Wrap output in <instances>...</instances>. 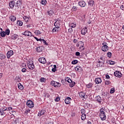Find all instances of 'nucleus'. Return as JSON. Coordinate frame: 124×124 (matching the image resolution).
<instances>
[{"label":"nucleus","mask_w":124,"mask_h":124,"mask_svg":"<svg viewBox=\"0 0 124 124\" xmlns=\"http://www.w3.org/2000/svg\"><path fill=\"white\" fill-rule=\"evenodd\" d=\"M99 117L102 121H105V120H106V115H105V109L102 108L100 109Z\"/></svg>","instance_id":"obj_1"},{"label":"nucleus","mask_w":124,"mask_h":124,"mask_svg":"<svg viewBox=\"0 0 124 124\" xmlns=\"http://www.w3.org/2000/svg\"><path fill=\"white\" fill-rule=\"evenodd\" d=\"M97 66L98 67H104V60L103 57H101L99 62L97 63Z\"/></svg>","instance_id":"obj_2"},{"label":"nucleus","mask_w":124,"mask_h":124,"mask_svg":"<svg viewBox=\"0 0 124 124\" xmlns=\"http://www.w3.org/2000/svg\"><path fill=\"white\" fill-rule=\"evenodd\" d=\"M102 45H103L102 47V50L103 52H107L108 51V49H109V47H108V44L107 43L104 42L102 43Z\"/></svg>","instance_id":"obj_3"},{"label":"nucleus","mask_w":124,"mask_h":124,"mask_svg":"<svg viewBox=\"0 0 124 124\" xmlns=\"http://www.w3.org/2000/svg\"><path fill=\"white\" fill-rule=\"evenodd\" d=\"M22 5V0H19L17 1L16 5L15 6V10L16 11H18L20 8V6Z\"/></svg>","instance_id":"obj_4"},{"label":"nucleus","mask_w":124,"mask_h":124,"mask_svg":"<svg viewBox=\"0 0 124 124\" xmlns=\"http://www.w3.org/2000/svg\"><path fill=\"white\" fill-rule=\"evenodd\" d=\"M27 65L29 69H31V70H33V69H34V65L33 64V62H28L27 63Z\"/></svg>","instance_id":"obj_5"},{"label":"nucleus","mask_w":124,"mask_h":124,"mask_svg":"<svg viewBox=\"0 0 124 124\" xmlns=\"http://www.w3.org/2000/svg\"><path fill=\"white\" fill-rule=\"evenodd\" d=\"M50 84L51 85V86H53L55 87H57L58 88H60V87H61V83H60V82H58L55 81H52L50 82Z\"/></svg>","instance_id":"obj_6"},{"label":"nucleus","mask_w":124,"mask_h":124,"mask_svg":"<svg viewBox=\"0 0 124 124\" xmlns=\"http://www.w3.org/2000/svg\"><path fill=\"white\" fill-rule=\"evenodd\" d=\"M27 105L29 108H33L34 105L32 101L28 100L27 102Z\"/></svg>","instance_id":"obj_7"},{"label":"nucleus","mask_w":124,"mask_h":124,"mask_svg":"<svg viewBox=\"0 0 124 124\" xmlns=\"http://www.w3.org/2000/svg\"><path fill=\"white\" fill-rule=\"evenodd\" d=\"M78 5L80 6L81 7H85L86 5H87V4L86 3V2L84 0H80L78 1Z\"/></svg>","instance_id":"obj_8"},{"label":"nucleus","mask_w":124,"mask_h":124,"mask_svg":"<svg viewBox=\"0 0 124 124\" xmlns=\"http://www.w3.org/2000/svg\"><path fill=\"white\" fill-rule=\"evenodd\" d=\"M22 34L23 35H25V36H32V35H31V32L29 31H25L24 32L22 33Z\"/></svg>","instance_id":"obj_9"},{"label":"nucleus","mask_w":124,"mask_h":124,"mask_svg":"<svg viewBox=\"0 0 124 124\" xmlns=\"http://www.w3.org/2000/svg\"><path fill=\"white\" fill-rule=\"evenodd\" d=\"M39 62L41 63H43V64H45V63H46V59L44 57L40 58L39 59Z\"/></svg>","instance_id":"obj_10"},{"label":"nucleus","mask_w":124,"mask_h":124,"mask_svg":"<svg viewBox=\"0 0 124 124\" xmlns=\"http://www.w3.org/2000/svg\"><path fill=\"white\" fill-rule=\"evenodd\" d=\"M114 75L116 77H118L119 78H120V77H122V73L118 71H116L114 72Z\"/></svg>","instance_id":"obj_11"},{"label":"nucleus","mask_w":124,"mask_h":124,"mask_svg":"<svg viewBox=\"0 0 124 124\" xmlns=\"http://www.w3.org/2000/svg\"><path fill=\"white\" fill-rule=\"evenodd\" d=\"M14 53L13 50H10L7 53V57L8 59H10V57L13 56Z\"/></svg>","instance_id":"obj_12"},{"label":"nucleus","mask_w":124,"mask_h":124,"mask_svg":"<svg viewBox=\"0 0 124 124\" xmlns=\"http://www.w3.org/2000/svg\"><path fill=\"white\" fill-rule=\"evenodd\" d=\"M87 29H88V28L87 27H85L84 28L82 29L81 34H82L83 35H85V34H86V33H87V31H88L87 30Z\"/></svg>","instance_id":"obj_13"},{"label":"nucleus","mask_w":124,"mask_h":124,"mask_svg":"<svg viewBox=\"0 0 124 124\" xmlns=\"http://www.w3.org/2000/svg\"><path fill=\"white\" fill-rule=\"evenodd\" d=\"M15 5V1H11L9 3V6L11 9H13L14 8V6Z\"/></svg>","instance_id":"obj_14"},{"label":"nucleus","mask_w":124,"mask_h":124,"mask_svg":"<svg viewBox=\"0 0 124 124\" xmlns=\"http://www.w3.org/2000/svg\"><path fill=\"white\" fill-rule=\"evenodd\" d=\"M102 82V80L99 78H96L95 79V82L97 85H98V84H100Z\"/></svg>","instance_id":"obj_15"},{"label":"nucleus","mask_w":124,"mask_h":124,"mask_svg":"<svg viewBox=\"0 0 124 124\" xmlns=\"http://www.w3.org/2000/svg\"><path fill=\"white\" fill-rule=\"evenodd\" d=\"M79 96L81 98H86L87 96H86V94H85V93L84 92H80L79 93Z\"/></svg>","instance_id":"obj_16"},{"label":"nucleus","mask_w":124,"mask_h":124,"mask_svg":"<svg viewBox=\"0 0 124 124\" xmlns=\"http://www.w3.org/2000/svg\"><path fill=\"white\" fill-rule=\"evenodd\" d=\"M46 115L45 110H41L39 112L38 116H43V117H44Z\"/></svg>","instance_id":"obj_17"},{"label":"nucleus","mask_w":124,"mask_h":124,"mask_svg":"<svg viewBox=\"0 0 124 124\" xmlns=\"http://www.w3.org/2000/svg\"><path fill=\"white\" fill-rule=\"evenodd\" d=\"M96 101L100 104L101 103V102H102V99H101V97L99 95L97 96L96 97Z\"/></svg>","instance_id":"obj_18"},{"label":"nucleus","mask_w":124,"mask_h":124,"mask_svg":"<svg viewBox=\"0 0 124 124\" xmlns=\"http://www.w3.org/2000/svg\"><path fill=\"white\" fill-rule=\"evenodd\" d=\"M71 100V98L69 97H68L65 98L64 101L65 103L66 104H69L70 103V100Z\"/></svg>","instance_id":"obj_19"},{"label":"nucleus","mask_w":124,"mask_h":124,"mask_svg":"<svg viewBox=\"0 0 124 124\" xmlns=\"http://www.w3.org/2000/svg\"><path fill=\"white\" fill-rule=\"evenodd\" d=\"M75 70L76 71H78L79 72H81V71H82V68L80 66H77L75 67Z\"/></svg>","instance_id":"obj_20"},{"label":"nucleus","mask_w":124,"mask_h":124,"mask_svg":"<svg viewBox=\"0 0 124 124\" xmlns=\"http://www.w3.org/2000/svg\"><path fill=\"white\" fill-rule=\"evenodd\" d=\"M93 3H94V1L93 0H90L88 2V5L89 6H90L91 7L93 6Z\"/></svg>","instance_id":"obj_21"},{"label":"nucleus","mask_w":124,"mask_h":124,"mask_svg":"<svg viewBox=\"0 0 124 124\" xmlns=\"http://www.w3.org/2000/svg\"><path fill=\"white\" fill-rule=\"evenodd\" d=\"M9 19L11 20L12 22H14L16 21V16H12L9 17Z\"/></svg>","instance_id":"obj_22"},{"label":"nucleus","mask_w":124,"mask_h":124,"mask_svg":"<svg viewBox=\"0 0 124 124\" xmlns=\"http://www.w3.org/2000/svg\"><path fill=\"white\" fill-rule=\"evenodd\" d=\"M65 82H67L68 83H72V80L70 79V78L67 77L65 78Z\"/></svg>","instance_id":"obj_23"},{"label":"nucleus","mask_w":124,"mask_h":124,"mask_svg":"<svg viewBox=\"0 0 124 124\" xmlns=\"http://www.w3.org/2000/svg\"><path fill=\"white\" fill-rule=\"evenodd\" d=\"M60 28L59 26H56L55 28H54L52 30V32H56V31H59V29Z\"/></svg>","instance_id":"obj_24"},{"label":"nucleus","mask_w":124,"mask_h":124,"mask_svg":"<svg viewBox=\"0 0 124 124\" xmlns=\"http://www.w3.org/2000/svg\"><path fill=\"white\" fill-rule=\"evenodd\" d=\"M93 83H90L86 85V87L88 88V89H91V88H92L93 87Z\"/></svg>","instance_id":"obj_25"},{"label":"nucleus","mask_w":124,"mask_h":124,"mask_svg":"<svg viewBox=\"0 0 124 124\" xmlns=\"http://www.w3.org/2000/svg\"><path fill=\"white\" fill-rule=\"evenodd\" d=\"M18 37H19V36H18V35L15 34L14 35H13L11 37V39H13V40H15V39H17V38H18Z\"/></svg>","instance_id":"obj_26"},{"label":"nucleus","mask_w":124,"mask_h":124,"mask_svg":"<svg viewBox=\"0 0 124 124\" xmlns=\"http://www.w3.org/2000/svg\"><path fill=\"white\" fill-rule=\"evenodd\" d=\"M69 26L71 27V28H74L76 27V26H77V25L76 24V23H71L69 24Z\"/></svg>","instance_id":"obj_27"},{"label":"nucleus","mask_w":124,"mask_h":124,"mask_svg":"<svg viewBox=\"0 0 124 124\" xmlns=\"http://www.w3.org/2000/svg\"><path fill=\"white\" fill-rule=\"evenodd\" d=\"M18 88L19 90H24V86L21 83L18 84Z\"/></svg>","instance_id":"obj_28"},{"label":"nucleus","mask_w":124,"mask_h":124,"mask_svg":"<svg viewBox=\"0 0 124 124\" xmlns=\"http://www.w3.org/2000/svg\"><path fill=\"white\" fill-rule=\"evenodd\" d=\"M0 116H5V112L3 111V109H0Z\"/></svg>","instance_id":"obj_29"},{"label":"nucleus","mask_w":124,"mask_h":124,"mask_svg":"<svg viewBox=\"0 0 124 124\" xmlns=\"http://www.w3.org/2000/svg\"><path fill=\"white\" fill-rule=\"evenodd\" d=\"M79 46H80V47H79V50H81L80 49L84 47V42L80 41V42H79Z\"/></svg>","instance_id":"obj_30"},{"label":"nucleus","mask_w":124,"mask_h":124,"mask_svg":"<svg viewBox=\"0 0 124 124\" xmlns=\"http://www.w3.org/2000/svg\"><path fill=\"white\" fill-rule=\"evenodd\" d=\"M81 119L82 121H85V120H86V114H82Z\"/></svg>","instance_id":"obj_31"},{"label":"nucleus","mask_w":124,"mask_h":124,"mask_svg":"<svg viewBox=\"0 0 124 124\" xmlns=\"http://www.w3.org/2000/svg\"><path fill=\"white\" fill-rule=\"evenodd\" d=\"M6 58V57L4 55L0 53V59L1 60H4V59H5Z\"/></svg>","instance_id":"obj_32"},{"label":"nucleus","mask_w":124,"mask_h":124,"mask_svg":"<svg viewBox=\"0 0 124 124\" xmlns=\"http://www.w3.org/2000/svg\"><path fill=\"white\" fill-rule=\"evenodd\" d=\"M23 19L25 21V22L28 23V22H29V20H30V17H27L26 16H24L23 17Z\"/></svg>","instance_id":"obj_33"},{"label":"nucleus","mask_w":124,"mask_h":124,"mask_svg":"<svg viewBox=\"0 0 124 124\" xmlns=\"http://www.w3.org/2000/svg\"><path fill=\"white\" fill-rule=\"evenodd\" d=\"M17 25L18 26H23V22H22V21H20V20L17 21Z\"/></svg>","instance_id":"obj_34"},{"label":"nucleus","mask_w":124,"mask_h":124,"mask_svg":"<svg viewBox=\"0 0 124 124\" xmlns=\"http://www.w3.org/2000/svg\"><path fill=\"white\" fill-rule=\"evenodd\" d=\"M0 34V36H1V37H4V36H5V35H6V34H5V31H2V32H1Z\"/></svg>","instance_id":"obj_35"},{"label":"nucleus","mask_w":124,"mask_h":124,"mask_svg":"<svg viewBox=\"0 0 124 124\" xmlns=\"http://www.w3.org/2000/svg\"><path fill=\"white\" fill-rule=\"evenodd\" d=\"M48 15L49 16H52L54 14V12L52 10H50L47 13Z\"/></svg>","instance_id":"obj_36"},{"label":"nucleus","mask_w":124,"mask_h":124,"mask_svg":"<svg viewBox=\"0 0 124 124\" xmlns=\"http://www.w3.org/2000/svg\"><path fill=\"white\" fill-rule=\"evenodd\" d=\"M52 71L53 72H56L57 71V65H54V68L52 69Z\"/></svg>","instance_id":"obj_37"},{"label":"nucleus","mask_w":124,"mask_h":124,"mask_svg":"<svg viewBox=\"0 0 124 124\" xmlns=\"http://www.w3.org/2000/svg\"><path fill=\"white\" fill-rule=\"evenodd\" d=\"M5 33L7 35H9V34H10V30H9V29H7L5 31Z\"/></svg>","instance_id":"obj_38"},{"label":"nucleus","mask_w":124,"mask_h":124,"mask_svg":"<svg viewBox=\"0 0 124 124\" xmlns=\"http://www.w3.org/2000/svg\"><path fill=\"white\" fill-rule=\"evenodd\" d=\"M36 50L37 51V52H38V53H40V52H41V51H42V50H41V48H40V46H38V47H37L36 48Z\"/></svg>","instance_id":"obj_39"},{"label":"nucleus","mask_w":124,"mask_h":124,"mask_svg":"<svg viewBox=\"0 0 124 124\" xmlns=\"http://www.w3.org/2000/svg\"><path fill=\"white\" fill-rule=\"evenodd\" d=\"M41 3L43 5H46V4L47 3V1L46 0H42Z\"/></svg>","instance_id":"obj_40"},{"label":"nucleus","mask_w":124,"mask_h":124,"mask_svg":"<svg viewBox=\"0 0 124 124\" xmlns=\"http://www.w3.org/2000/svg\"><path fill=\"white\" fill-rule=\"evenodd\" d=\"M35 33L37 34V35H40V34H41V32L40 31H36Z\"/></svg>","instance_id":"obj_41"},{"label":"nucleus","mask_w":124,"mask_h":124,"mask_svg":"<svg viewBox=\"0 0 124 124\" xmlns=\"http://www.w3.org/2000/svg\"><path fill=\"white\" fill-rule=\"evenodd\" d=\"M77 63H78V61L75 60L72 62V64H76Z\"/></svg>","instance_id":"obj_42"},{"label":"nucleus","mask_w":124,"mask_h":124,"mask_svg":"<svg viewBox=\"0 0 124 124\" xmlns=\"http://www.w3.org/2000/svg\"><path fill=\"white\" fill-rule=\"evenodd\" d=\"M41 42H43V43H44V44H45L46 45H48V43L46 42L45 40L43 39H41Z\"/></svg>","instance_id":"obj_43"},{"label":"nucleus","mask_w":124,"mask_h":124,"mask_svg":"<svg viewBox=\"0 0 124 124\" xmlns=\"http://www.w3.org/2000/svg\"><path fill=\"white\" fill-rule=\"evenodd\" d=\"M110 93H115V88H111L110 89Z\"/></svg>","instance_id":"obj_44"},{"label":"nucleus","mask_w":124,"mask_h":124,"mask_svg":"<svg viewBox=\"0 0 124 124\" xmlns=\"http://www.w3.org/2000/svg\"><path fill=\"white\" fill-rule=\"evenodd\" d=\"M40 82H44L45 81H46V79H45V78H42L40 79Z\"/></svg>","instance_id":"obj_45"},{"label":"nucleus","mask_w":124,"mask_h":124,"mask_svg":"<svg viewBox=\"0 0 124 124\" xmlns=\"http://www.w3.org/2000/svg\"><path fill=\"white\" fill-rule=\"evenodd\" d=\"M108 58H111V57H112V53L111 52H108Z\"/></svg>","instance_id":"obj_46"},{"label":"nucleus","mask_w":124,"mask_h":124,"mask_svg":"<svg viewBox=\"0 0 124 124\" xmlns=\"http://www.w3.org/2000/svg\"><path fill=\"white\" fill-rule=\"evenodd\" d=\"M110 80H106L105 81V85H110Z\"/></svg>","instance_id":"obj_47"},{"label":"nucleus","mask_w":124,"mask_h":124,"mask_svg":"<svg viewBox=\"0 0 124 124\" xmlns=\"http://www.w3.org/2000/svg\"><path fill=\"white\" fill-rule=\"evenodd\" d=\"M75 86V82H74V83H71L70 84V88H73V87H74Z\"/></svg>","instance_id":"obj_48"},{"label":"nucleus","mask_w":124,"mask_h":124,"mask_svg":"<svg viewBox=\"0 0 124 124\" xmlns=\"http://www.w3.org/2000/svg\"><path fill=\"white\" fill-rule=\"evenodd\" d=\"M81 114H85V113H86V110L84 109H81Z\"/></svg>","instance_id":"obj_49"},{"label":"nucleus","mask_w":124,"mask_h":124,"mask_svg":"<svg viewBox=\"0 0 124 124\" xmlns=\"http://www.w3.org/2000/svg\"><path fill=\"white\" fill-rule=\"evenodd\" d=\"M59 25H60V23H59V22H56L55 23H54V26L55 27H59Z\"/></svg>","instance_id":"obj_50"},{"label":"nucleus","mask_w":124,"mask_h":124,"mask_svg":"<svg viewBox=\"0 0 124 124\" xmlns=\"http://www.w3.org/2000/svg\"><path fill=\"white\" fill-rule=\"evenodd\" d=\"M60 98H59V97H57L55 99V101L58 102V101H60Z\"/></svg>","instance_id":"obj_51"},{"label":"nucleus","mask_w":124,"mask_h":124,"mask_svg":"<svg viewBox=\"0 0 124 124\" xmlns=\"http://www.w3.org/2000/svg\"><path fill=\"white\" fill-rule=\"evenodd\" d=\"M68 31L69 32H70V33H72V32L73 31V30L72 29V28H69L68 30Z\"/></svg>","instance_id":"obj_52"},{"label":"nucleus","mask_w":124,"mask_h":124,"mask_svg":"<svg viewBox=\"0 0 124 124\" xmlns=\"http://www.w3.org/2000/svg\"><path fill=\"white\" fill-rule=\"evenodd\" d=\"M22 72H27V69L23 68L21 70Z\"/></svg>","instance_id":"obj_53"},{"label":"nucleus","mask_w":124,"mask_h":124,"mask_svg":"<svg viewBox=\"0 0 124 124\" xmlns=\"http://www.w3.org/2000/svg\"><path fill=\"white\" fill-rule=\"evenodd\" d=\"M109 63H110V64H115V63H116V62L114 61H110Z\"/></svg>","instance_id":"obj_54"},{"label":"nucleus","mask_w":124,"mask_h":124,"mask_svg":"<svg viewBox=\"0 0 124 124\" xmlns=\"http://www.w3.org/2000/svg\"><path fill=\"white\" fill-rule=\"evenodd\" d=\"M34 38H35V39H36V40H37V41H41L42 39H38L36 37H35Z\"/></svg>","instance_id":"obj_55"},{"label":"nucleus","mask_w":124,"mask_h":124,"mask_svg":"<svg viewBox=\"0 0 124 124\" xmlns=\"http://www.w3.org/2000/svg\"><path fill=\"white\" fill-rule=\"evenodd\" d=\"M76 56H80V52H76Z\"/></svg>","instance_id":"obj_56"},{"label":"nucleus","mask_w":124,"mask_h":124,"mask_svg":"<svg viewBox=\"0 0 124 124\" xmlns=\"http://www.w3.org/2000/svg\"><path fill=\"white\" fill-rule=\"evenodd\" d=\"M121 9H122V10H124V5H121V6L120 7Z\"/></svg>","instance_id":"obj_57"},{"label":"nucleus","mask_w":124,"mask_h":124,"mask_svg":"<svg viewBox=\"0 0 124 124\" xmlns=\"http://www.w3.org/2000/svg\"><path fill=\"white\" fill-rule=\"evenodd\" d=\"M29 112H30V110H25L24 113H25V115H28Z\"/></svg>","instance_id":"obj_58"},{"label":"nucleus","mask_w":124,"mask_h":124,"mask_svg":"<svg viewBox=\"0 0 124 124\" xmlns=\"http://www.w3.org/2000/svg\"><path fill=\"white\" fill-rule=\"evenodd\" d=\"M106 78L107 79H109L110 78V76H109V75H106Z\"/></svg>","instance_id":"obj_59"},{"label":"nucleus","mask_w":124,"mask_h":124,"mask_svg":"<svg viewBox=\"0 0 124 124\" xmlns=\"http://www.w3.org/2000/svg\"><path fill=\"white\" fill-rule=\"evenodd\" d=\"M12 107H9L8 108V111L9 110V111H11V110H12Z\"/></svg>","instance_id":"obj_60"},{"label":"nucleus","mask_w":124,"mask_h":124,"mask_svg":"<svg viewBox=\"0 0 124 124\" xmlns=\"http://www.w3.org/2000/svg\"><path fill=\"white\" fill-rule=\"evenodd\" d=\"M78 41V40L76 39H75L74 40V43H77V42Z\"/></svg>","instance_id":"obj_61"},{"label":"nucleus","mask_w":124,"mask_h":124,"mask_svg":"<svg viewBox=\"0 0 124 124\" xmlns=\"http://www.w3.org/2000/svg\"><path fill=\"white\" fill-rule=\"evenodd\" d=\"M2 110H3L4 111H6L7 110V108H3V109H2Z\"/></svg>","instance_id":"obj_62"},{"label":"nucleus","mask_w":124,"mask_h":124,"mask_svg":"<svg viewBox=\"0 0 124 124\" xmlns=\"http://www.w3.org/2000/svg\"><path fill=\"white\" fill-rule=\"evenodd\" d=\"M74 9H75V10H77V8H76V7H75V6H73V10H74Z\"/></svg>","instance_id":"obj_63"},{"label":"nucleus","mask_w":124,"mask_h":124,"mask_svg":"<svg viewBox=\"0 0 124 124\" xmlns=\"http://www.w3.org/2000/svg\"><path fill=\"white\" fill-rule=\"evenodd\" d=\"M87 124H92V122H90V121H88L87 122Z\"/></svg>","instance_id":"obj_64"}]
</instances>
